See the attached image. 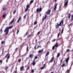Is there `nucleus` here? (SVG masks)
Masks as SVG:
<instances>
[{
	"mask_svg": "<svg viewBox=\"0 0 73 73\" xmlns=\"http://www.w3.org/2000/svg\"><path fill=\"white\" fill-rule=\"evenodd\" d=\"M64 25V20H62L60 21L59 24L58 23H57V25H56V29H57L59 28V27L62 26Z\"/></svg>",
	"mask_w": 73,
	"mask_h": 73,
	"instance_id": "nucleus-1",
	"label": "nucleus"
},
{
	"mask_svg": "<svg viewBox=\"0 0 73 73\" xmlns=\"http://www.w3.org/2000/svg\"><path fill=\"white\" fill-rule=\"evenodd\" d=\"M13 28V26H11L9 27H7L6 28L5 30L4 31L6 35H7L8 34L9 29H11V28Z\"/></svg>",
	"mask_w": 73,
	"mask_h": 73,
	"instance_id": "nucleus-2",
	"label": "nucleus"
},
{
	"mask_svg": "<svg viewBox=\"0 0 73 73\" xmlns=\"http://www.w3.org/2000/svg\"><path fill=\"white\" fill-rule=\"evenodd\" d=\"M57 47H58V43L56 42L55 44L52 46V50H54L55 49V50L56 51V50H57Z\"/></svg>",
	"mask_w": 73,
	"mask_h": 73,
	"instance_id": "nucleus-3",
	"label": "nucleus"
},
{
	"mask_svg": "<svg viewBox=\"0 0 73 73\" xmlns=\"http://www.w3.org/2000/svg\"><path fill=\"white\" fill-rule=\"evenodd\" d=\"M10 55L9 54V53L8 52L5 57V58H6V57L8 56L6 60V62H8V60H9V58H10Z\"/></svg>",
	"mask_w": 73,
	"mask_h": 73,
	"instance_id": "nucleus-4",
	"label": "nucleus"
},
{
	"mask_svg": "<svg viewBox=\"0 0 73 73\" xmlns=\"http://www.w3.org/2000/svg\"><path fill=\"white\" fill-rule=\"evenodd\" d=\"M42 11V8L40 7L39 9L38 8L36 10V12H41Z\"/></svg>",
	"mask_w": 73,
	"mask_h": 73,
	"instance_id": "nucleus-5",
	"label": "nucleus"
},
{
	"mask_svg": "<svg viewBox=\"0 0 73 73\" xmlns=\"http://www.w3.org/2000/svg\"><path fill=\"white\" fill-rule=\"evenodd\" d=\"M29 7H30V6L29 5H28L27 6V8L25 10V12H27V11H28V9H29Z\"/></svg>",
	"mask_w": 73,
	"mask_h": 73,
	"instance_id": "nucleus-6",
	"label": "nucleus"
},
{
	"mask_svg": "<svg viewBox=\"0 0 73 73\" xmlns=\"http://www.w3.org/2000/svg\"><path fill=\"white\" fill-rule=\"evenodd\" d=\"M54 56H52L50 60L49 61V62H53V61L54 60Z\"/></svg>",
	"mask_w": 73,
	"mask_h": 73,
	"instance_id": "nucleus-7",
	"label": "nucleus"
},
{
	"mask_svg": "<svg viewBox=\"0 0 73 73\" xmlns=\"http://www.w3.org/2000/svg\"><path fill=\"white\" fill-rule=\"evenodd\" d=\"M57 5H58V4H55L54 5V10L55 11H56V9H57Z\"/></svg>",
	"mask_w": 73,
	"mask_h": 73,
	"instance_id": "nucleus-8",
	"label": "nucleus"
},
{
	"mask_svg": "<svg viewBox=\"0 0 73 73\" xmlns=\"http://www.w3.org/2000/svg\"><path fill=\"white\" fill-rule=\"evenodd\" d=\"M21 16L18 19L17 22L18 23H19V22H20V21H21Z\"/></svg>",
	"mask_w": 73,
	"mask_h": 73,
	"instance_id": "nucleus-9",
	"label": "nucleus"
},
{
	"mask_svg": "<svg viewBox=\"0 0 73 73\" xmlns=\"http://www.w3.org/2000/svg\"><path fill=\"white\" fill-rule=\"evenodd\" d=\"M68 1H69V0H68L65 3L64 6L65 7H66L68 5Z\"/></svg>",
	"mask_w": 73,
	"mask_h": 73,
	"instance_id": "nucleus-10",
	"label": "nucleus"
},
{
	"mask_svg": "<svg viewBox=\"0 0 73 73\" xmlns=\"http://www.w3.org/2000/svg\"><path fill=\"white\" fill-rule=\"evenodd\" d=\"M36 63L35 62V59H34L33 61L32 64L34 66H35L36 65Z\"/></svg>",
	"mask_w": 73,
	"mask_h": 73,
	"instance_id": "nucleus-11",
	"label": "nucleus"
},
{
	"mask_svg": "<svg viewBox=\"0 0 73 73\" xmlns=\"http://www.w3.org/2000/svg\"><path fill=\"white\" fill-rule=\"evenodd\" d=\"M51 12V11L50 10H48L46 13L47 15H49V14H50V13Z\"/></svg>",
	"mask_w": 73,
	"mask_h": 73,
	"instance_id": "nucleus-12",
	"label": "nucleus"
},
{
	"mask_svg": "<svg viewBox=\"0 0 73 73\" xmlns=\"http://www.w3.org/2000/svg\"><path fill=\"white\" fill-rule=\"evenodd\" d=\"M69 57L68 56L66 60V64L68 63V61H69Z\"/></svg>",
	"mask_w": 73,
	"mask_h": 73,
	"instance_id": "nucleus-13",
	"label": "nucleus"
},
{
	"mask_svg": "<svg viewBox=\"0 0 73 73\" xmlns=\"http://www.w3.org/2000/svg\"><path fill=\"white\" fill-rule=\"evenodd\" d=\"M47 17V15H45V16L44 17H43V18L42 19V21H44V20L45 19H46V18Z\"/></svg>",
	"mask_w": 73,
	"mask_h": 73,
	"instance_id": "nucleus-14",
	"label": "nucleus"
},
{
	"mask_svg": "<svg viewBox=\"0 0 73 73\" xmlns=\"http://www.w3.org/2000/svg\"><path fill=\"white\" fill-rule=\"evenodd\" d=\"M15 21V19L14 18H13V20H11V21L10 23L9 24L10 25H11V24H12L13 22H14V21Z\"/></svg>",
	"mask_w": 73,
	"mask_h": 73,
	"instance_id": "nucleus-15",
	"label": "nucleus"
},
{
	"mask_svg": "<svg viewBox=\"0 0 73 73\" xmlns=\"http://www.w3.org/2000/svg\"><path fill=\"white\" fill-rule=\"evenodd\" d=\"M33 56H34V55L33 54H30L29 56V57L30 58H33Z\"/></svg>",
	"mask_w": 73,
	"mask_h": 73,
	"instance_id": "nucleus-16",
	"label": "nucleus"
},
{
	"mask_svg": "<svg viewBox=\"0 0 73 73\" xmlns=\"http://www.w3.org/2000/svg\"><path fill=\"white\" fill-rule=\"evenodd\" d=\"M49 52H47L45 55V56L47 57L48 56V55H49Z\"/></svg>",
	"mask_w": 73,
	"mask_h": 73,
	"instance_id": "nucleus-17",
	"label": "nucleus"
},
{
	"mask_svg": "<svg viewBox=\"0 0 73 73\" xmlns=\"http://www.w3.org/2000/svg\"><path fill=\"white\" fill-rule=\"evenodd\" d=\"M24 67L23 66L21 67L20 68V70L21 71L23 70V69H24Z\"/></svg>",
	"mask_w": 73,
	"mask_h": 73,
	"instance_id": "nucleus-18",
	"label": "nucleus"
},
{
	"mask_svg": "<svg viewBox=\"0 0 73 73\" xmlns=\"http://www.w3.org/2000/svg\"><path fill=\"white\" fill-rule=\"evenodd\" d=\"M60 56V52H58L57 53V57L58 58V57H59Z\"/></svg>",
	"mask_w": 73,
	"mask_h": 73,
	"instance_id": "nucleus-19",
	"label": "nucleus"
},
{
	"mask_svg": "<svg viewBox=\"0 0 73 73\" xmlns=\"http://www.w3.org/2000/svg\"><path fill=\"white\" fill-rule=\"evenodd\" d=\"M2 17L3 18H5V17H6V14H3Z\"/></svg>",
	"mask_w": 73,
	"mask_h": 73,
	"instance_id": "nucleus-20",
	"label": "nucleus"
},
{
	"mask_svg": "<svg viewBox=\"0 0 73 73\" xmlns=\"http://www.w3.org/2000/svg\"><path fill=\"white\" fill-rule=\"evenodd\" d=\"M43 52V49H42L41 50H40L38 51V53H42Z\"/></svg>",
	"mask_w": 73,
	"mask_h": 73,
	"instance_id": "nucleus-21",
	"label": "nucleus"
},
{
	"mask_svg": "<svg viewBox=\"0 0 73 73\" xmlns=\"http://www.w3.org/2000/svg\"><path fill=\"white\" fill-rule=\"evenodd\" d=\"M34 1V0H32L31 1L30 3H29V5H31L32 3H33V2Z\"/></svg>",
	"mask_w": 73,
	"mask_h": 73,
	"instance_id": "nucleus-22",
	"label": "nucleus"
},
{
	"mask_svg": "<svg viewBox=\"0 0 73 73\" xmlns=\"http://www.w3.org/2000/svg\"><path fill=\"white\" fill-rule=\"evenodd\" d=\"M62 40V37H61L60 38L57 39V40Z\"/></svg>",
	"mask_w": 73,
	"mask_h": 73,
	"instance_id": "nucleus-23",
	"label": "nucleus"
},
{
	"mask_svg": "<svg viewBox=\"0 0 73 73\" xmlns=\"http://www.w3.org/2000/svg\"><path fill=\"white\" fill-rule=\"evenodd\" d=\"M8 68H9L8 66H6L5 69L7 71V69H8Z\"/></svg>",
	"mask_w": 73,
	"mask_h": 73,
	"instance_id": "nucleus-24",
	"label": "nucleus"
},
{
	"mask_svg": "<svg viewBox=\"0 0 73 73\" xmlns=\"http://www.w3.org/2000/svg\"><path fill=\"white\" fill-rule=\"evenodd\" d=\"M7 7H4L3 8V11H5L6 10H7Z\"/></svg>",
	"mask_w": 73,
	"mask_h": 73,
	"instance_id": "nucleus-25",
	"label": "nucleus"
},
{
	"mask_svg": "<svg viewBox=\"0 0 73 73\" xmlns=\"http://www.w3.org/2000/svg\"><path fill=\"white\" fill-rule=\"evenodd\" d=\"M70 16H71V14H70V13H69L68 14V18H69V19H70Z\"/></svg>",
	"mask_w": 73,
	"mask_h": 73,
	"instance_id": "nucleus-26",
	"label": "nucleus"
},
{
	"mask_svg": "<svg viewBox=\"0 0 73 73\" xmlns=\"http://www.w3.org/2000/svg\"><path fill=\"white\" fill-rule=\"evenodd\" d=\"M41 47H42V46H41V45H40V46H38L36 48V49H38V48H41Z\"/></svg>",
	"mask_w": 73,
	"mask_h": 73,
	"instance_id": "nucleus-27",
	"label": "nucleus"
},
{
	"mask_svg": "<svg viewBox=\"0 0 73 73\" xmlns=\"http://www.w3.org/2000/svg\"><path fill=\"white\" fill-rule=\"evenodd\" d=\"M30 68L29 66H28L27 68L26 69L27 70H29Z\"/></svg>",
	"mask_w": 73,
	"mask_h": 73,
	"instance_id": "nucleus-28",
	"label": "nucleus"
},
{
	"mask_svg": "<svg viewBox=\"0 0 73 73\" xmlns=\"http://www.w3.org/2000/svg\"><path fill=\"white\" fill-rule=\"evenodd\" d=\"M21 61V59H19L18 60V62H20Z\"/></svg>",
	"mask_w": 73,
	"mask_h": 73,
	"instance_id": "nucleus-29",
	"label": "nucleus"
},
{
	"mask_svg": "<svg viewBox=\"0 0 73 73\" xmlns=\"http://www.w3.org/2000/svg\"><path fill=\"white\" fill-rule=\"evenodd\" d=\"M71 21H73V15H72L71 19Z\"/></svg>",
	"mask_w": 73,
	"mask_h": 73,
	"instance_id": "nucleus-30",
	"label": "nucleus"
},
{
	"mask_svg": "<svg viewBox=\"0 0 73 73\" xmlns=\"http://www.w3.org/2000/svg\"><path fill=\"white\" fill-rule=\"evenodd\" d=\"M45 68V67H44L43 66V67H41L40 68V69L41 70H42V69H44V68Z\"/></svg>",
	"mask_w": 73,
	"mask_h": 73,
	"instance_id": "nucleus-31",
	"label": "nucleus"
},
{
	"mask_svg": "<svg viewBox=\"0 0 73 73\" xmlns=\"http://www.w3.org/2000/svg\"><path fill=\"white\" fill-rule=\"evenodd\" d=\"M60 33H59L58 34L57 37L58 38L59 37V36H60Z\"/></svg>",
	"mask_w": 73,
	"mask_h": 73,
	"instance_id": "nucleus-32",
	"label": "nucleus"
},
{
	"mask_svg": "<svg viewBox=\"0 0 73 73\" xmlns=\"http://www.w3.org/2000/svg\"><path fill=\"white\" fill-rule=\"evenodd\" d=\"M65 64H63L61 66V67H64V66H65Z\"/></svg>",
	"mask_w": 73,
	"mask_h": 73,
	"instance_id": "nucleus-33",
	"label": "nucleus"
},
{
	"mask_svg": "<svg viewBox=\"0 0 73 73\" xmlns=\"http://www.w3.org/2000/svg\"><path fill=\"white\" fill-rule=\"evenodd\" d=\"M37 21H35V22H34V25H36L37 24Z\"/></svg>",
	"mask_w": 73,
	"mask_h": 73,
	"instance_id": "nucleus-34",
	"label": "nucleus"
},
{
	"mask_svg": "<svg viewBox=\"0 0 73 73\" xmlns=\"http://www.w3.org/2000/svg\"><path fill=\"white\" fill-rule=\"evenodd\" d=\"M28 46H27V52H28V51H29V50L28 49Z\"/></svg>",
	"mask_w": 73,
	"mask_h": 73,
	"instance_id": "nucleus-35",
	"label": "nucleus"
},
{
	"mask_svg": "<svg viewBox=\"0 0 73 73\" xmlns=\"http://www.w3.org/2000/svg\"><path fill=\"white\" fill-rule=\"evenodd\" d=\"M64 28H63L62 29V32H61V34H62V33H63V32H64Z\"/></svg>",
	"mask_w": 73,
	"mask_h": 73,
	"instance_id": "nucleus-36",
	"label": "nucleus"
},
{
	"mask_svg": "<svg viewBox=\"0 0 73 73\" xmlns=\"http://www.w3.org/2000/svg\"><path fill=\"white\" fill-rule=\"evenodd\" d=\"M64 28H63L62 29V32H61V34H62V33H63V32H64Z\"/></svg>",
	"mask_w": 73,
	"mask_h": 73,
	"instance_id": "nucleus-37",
	"label": "nucleus"
},
{
	"mask_svg": "<svg viewBox=\"0 0 73 73\" xmlns=\"http://www.w3.org/2000/svg\"><path fill=\"white\" fill-rule=\"evenodd\" d=\"M1 44H5V41H2L1 42Z\"/></svg>",
	"mask_w": 73,
	"mask_h": 73,
	"instance_id": "nucleus-38",
	"label": "nucleus"
},
{
	"mask_svg": "<svg viewBox=\"0 0 73 73\" xmlns=\"http://www.w3.org/2000/svg\"><path fill=\"white\" fill-rule=\"evenodd\" d=\"M27 17V15L26 14L25 15V16H24L23 18L24 19H25V17Z\"/></svg>",
	"mask_w": 73,
	"mask_h": 73,
	"instance_id": "nucleus-39",
	"label": "nucleus"
},
{
	"mask_svg": "<svg viewBox=\"0 0 73 73\" xmlns=\"http://www.w3.org/2000/svg\"><path fill=\"white\" fill-rule=\"evenodd\" d=\"M16 10H15L13 12V13L14 14H15V13H16Z\"/></svg>",
	"mask_w": 73,
	"mask_h": 73,
	"instance_id": "nucleus-40",
	"label": "nucleus"
},
{
	"mask_svg": "<svg viewBox=\"0 0 73 73\" xmlns=\"http://www.w3.org/2000/svg\"><path fill=\"white\" fill-rule=\"evenodd\" d=\"M32 36V34H30V35H28L27 36V37H30V36Z\"/></svg>",
	"mask_w": 73,
	"mask_h": 73,
	"instance_id": "nucleus-41",
	"label": "nucleus"
},
{
	"mask_svg": "<svg viewBox=\"0 0 73 73\" xmlns=\"http://www.w3.org/2000/svg\"><path fill=\"white\" fill-rule=\"evenodd\" d=\"M19 33V30H18L17 31V35H18V33Z\"/></svg>",
	"mask_w": 73,
	"mask_h": 73,
	"instance_id": "nucleus-42",
	"label": "nucleus"
},
{
	"mask_svg": "<svg viewBox=\"0 0 73 73\" xmlns=\"http://www.w3.org/2000/svg\"><path fill=\"white\" fill-rule=\"evenodd\" d=\"M66 52H70V50L69 49H67Z\"/></svg>",
	"mask_w": 73,
	"mask_h": 73,
	"instance_id": "nucleus-43",
	"label": "nucleus"
},
{
	"mask_svg": "<svg viewBox=\"0 0 73 73\" xmlns=\"http://www.w3.org/2000/svg\"><path fill=\"white\" fill-rule=\"evenodd\" d=\"M40 32H41V31H39L38 32V33H37V35H40Z\"/></svg>",
	"mask_w": 73,
	"mask_h": 73,
	"instance_id": "nucleus-44",
	"label": "nucleus"
},
{
	"mask_svg": "<svg viewBox=\"0 0 73 73\" xmlns=\"http://www.w3.org/2000/svg\"><path fill=\"white\" fill-rule=\"evenodd\" d=\"M56 40V39H54L52 40V42H54Z\"/></svg>",
	"mask_w": 73,
	"mask_h": 73,
	"instance_id": "nucleus-45",
	"label": "nucleus"
},
{
	"mask_svg": "<svg viewBox=\"0 0 73 73\" xmlns=\"http://www.w3.org/2000/svg\"><path fill=\"white\" fill-rule=\"evenodd\" d=\"M3 62V60H0V63L1 64H2V63Z\"/></svg>",
	"mask_w": 73,
	"mask_h": 73,
	"instance_id": "nucleus-46",
	"label": "nucleus"
},
{
	"mask_svg": "<svg viewBox=\"0 0 73 73\" xmlns=\"http://www.w3.org/2000/svg\"><path fill=\"white\" fill-rule=\"evenodd\" d=\"M36 46H37V45H35L34 47V49L35 50L36 49Z\"/></svg>",
	"mask_w": 73,
	"mask_h": 73,
	"instance_id": "nucleus-47",
	"label": "nucleus"
},
{
	"mask_svg": "<svg viewBox=\"0 0 73 73\" xmlns=\"http://www.w3.org/2000/svg\"><path fill=\"white\" fill-rule=\"evenodd\" d=\"M37 56H36L35 57V59H37Z\"/></svg>",
	"mask_w": 73,
	"mask_h": 73,
	"instance_id": "nucleus-48",
	"label": "nucleus"
},
{
	"mask_svg": "<svg viewBox=\"0 0 73 73\" xmlns=\"http://www.w3.org/2000/svg\"><path fill=\"white\" fill-rule=\"evenodd\" d=\"M18 49V48H16L15 49V51H17V49Z\"/></svg>",
	"mask_w": 73,
	"mask_h": 73,
	"instance_id": "nucleus-49",
	"label": "nucleus"
},
{
	"mask_svg": "<svg viewBox=\"0 0 73 73\" xmlns=\"http://www.w3.org/2000/svg\"><path fill=\"white\" fill-rule=\"evenodd\" d=\"M31 72L32 73H34V70H31Z\"/></svg>",
	"mask_w": 73,
	"mask_h": 73,
	"instance_id": "nucleus-50",
	"label": "nucleus"
},
{
	"mask_svg": "<svg viewBox=\"0 0 73 73\" xmlns=\"http://www.w3.org/2000/svg\"><path fill=\"white\" fill-rule=\"evenodd\" d=\"M62 61H63V59H61L60 60V62L61 63L62 62Z\"/></svg>",
	"mask_w": 73,
	"mask_h": 73,
	"instance_id": "nucleus-51",
	"label": "nucleus"
},
{
	"mask_svg": "<svg viewBox=\"0 0 73 73\" xmlns=\"http://www.w3.org/2000/svg\"><path fill=\"white\" fill-rule=\"evenodd\" d=\"M73 25V24L72 23H70L69 26H72Z\"/></svg>",
	"mask_w": 73,
	"mask_h": 73,
	"instance_id": "nucleus-52",
	"label": "nucleus"
},
{
	"mask_svg": "<svg viewBox=\"0 0 73 73\" xmlns=\"http://www.w3.org/2000/svg\"><path fill=\"white\" fill-rule=\"evenodd\" d=\"M0 31L1 32H3V29H1L0 30Z\"/></svg>",
	"mask_w": 73,
	"mask_h": 73,
	"instance_id": "nucleus-53",
	"label": "nucleus"
},
{
	"mask_svg": "<svg viewBox=\"0 0 73 73\" xmlns=\"http://www.w3.org/2000/svg\"><path fill=\"white\" fill-rule=\"evenodd\" d=\"M4 48H3V51H2V53H4Z\"/></svg>",
	"mask_w": 73,
	"mask_h": 73,
	"instance_id": "nucleus-54",
	"label": "nucleus"
},
{
	"mask_svg": "<svg viewBox=\"0 0 73 73\" xmlns=\"http://www.w3.org/2000/svg\"><path fill=\"white\" fill-rule=\"evenodd\" d=\"M45 65H46V64H44L43 65V66L44 67H45Z\"/></svg>",
	"mask_w": 73,
	"mask_h": 73,
	"instance_id": "nucleus-55",
	"label": "nucleus"
},
{
	"mask_svg": "<svg viewBox=\"0 0 73 73\" xmlns=\"http://www.w3.org/2000/svg\"><path fill=\"white\" fill-rule=\"evenodd\" d=\"M28 34V32H27L26 34H25V35L26 36L27 35V34Z\"/></svg>",
	"mask_w": 73,
	"mask_h": 73,
	"instance_id": "nucleus-56",
	"label": "nucleus"
},
{
	"mask_svg": "<svg viewBox=\"0 0 73 73\" xmlns=\"http://www.w3.org/2000/svg\"><path fill=\"white\" fill-rule=\"evenodd\" d=\"M37 39H36L35 40L36 43H37Z\"/></svg>",
	"mask_w": 73,
	"mask_h": 73,
	"instance_id": "nucleus-57",
	"label": "nucleus"
},
{
	"mask_svg": "<svg viewBox=\"0 0 73 73\" xmlns=\"http://www.w3.org/2000/svg\"><path fill=\"white\" fill-rule=\"evenodd\" d=\"M61 6L60 5L59 6V8L60 9L61 8Z\"/></svg>",
	"mask_w": 73,
	"mask_h": 73,
	"instance_id": "nucleus-58",
	"label": "nucleus"
},
{
	"mask_svg": "<svg viewBox=\"0 0 73 73\" xmlns=\"http://www.w3.org/2000/svg\"><path fill=\"white\" fill-rule=\"evenodd\" d=\"M55 61H56V60H55L54 61V64H55Z\"/></svg>",
	"mask_w": 73,
	"mask_h": 73,
	"instance_id": "nucleus-59",
	"label": "nucleus"
},
{
	"mask_svg": "<svg viewBox=\"0 0 73 73\" xmlns=\"http://www.w3.org/2000/svg\"><path fill=\"white\" fill-rule=\"evenodd\" d=\"M15 73H17V70H16V71L15 72Z\"/></svg>",
	"mask_w": 73,
	"mask_h": 73,
	"instance_id": "nucleus-60",
	"label": "nucleus"
},
{
	"mask_svg": "<svg viewBox=\"0 0 73 73\" xmlns=\"http://www.w3.org/2000/svg\"><path fill=\"white\" fill-rule=\"evenodd\" d=\"M50 73H54V72H52Z\"/></svg>",
	"mask_w": 73,
	"mask_h": 73,
	"instance_id": "nucleus-61",
	"label": "nucleus"
},
{
	"mask_svg": "<svg viewBox=\"0 0 73 73\" xmlns=\"http://www.w3.org/2000/svg\"><path fill=\"white\" fill-rule=\"evenodd\" d=\"M57 1V0H55V2H56Z\"/></svg>",
	"mask_w": 73,
	"mask_h": 73,
	"instance_id": "nucleus-62",
	"label": "nucleus"
},
{
	"mask_svg": "<svg viewBox=\"0 0 73 73\" xmlns=\"http://www.w3.org/2000/svg\"><path fill=\"white\" fill-rule=\"evenodd\" d=\"M26 59H28V58H26Z\"/></svg>",
	"mask_w": 73,
	"mask_h": 73,
	"instance_id": "nucleus-63",
	"label": "nucleus"
},
{
	"mask_svg": "<svg viewBox=\"0 0 73 73\" xmlns=\"http://www.w3.org/2000/svg\"><path fill=\"white\" fill-rule=\"evenodd\" d=\"M73 61H72V65H73Z\"/></svg>",
	"mask_w": 73,
	"mask_h": 73,
	"instance_id": "nucleus-64",
	"label": "nucleus"
}]
</instances>
